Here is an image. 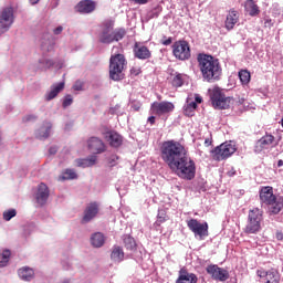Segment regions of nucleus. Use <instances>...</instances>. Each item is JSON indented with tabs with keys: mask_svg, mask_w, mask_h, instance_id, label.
I'll list each match as a JSON object with an SVG mask.
<instances>
[{
	"mask_svg": "<svg viewBox=\"0 0 283 283\" xmlns=\"http://www.w3.org/2000/svg\"><path fill=\"white\" fill-rule=\"evenodd\" d=\"M273 195V187L265 186L262 187L260 190V200L263 202V205H273V201L276 199Z\"/></svg>",
	"mask_w": 283,
	"mask_h": 283,
	"instance_id": "obj_17",
	"label": "nucleus"
},
{
	"mask_svg": "<svg viewBox=\"0 0 283 283\" xmlns=\"http://www.w3.org/2000/svg\"><path fill=\"white\" fill-rule=\"evenodd\" d=\"M61 32H63V27H61V25L53 30V34H55V35L61 34Z\"/></svg>",
	"mask_w": 283,
	"mask_h": 283,
	"instance_id": "obj_50",
	"label": "nucleus"
},
{
	"mask_svg": "<svg viewBox=\"0 0 283 283\" xmlns=\"http://www.w3.org/2000/svg\"><path fill=\"white\" fill-rule=\"evenodd\" d=\"M113 160H118V157L114 156V157H113Z\"/></svg>",
	"mask_w": 283,
	"mask_h": 283,
	"instance_id": "obj_59",
	"label": "nucleus"
},
{
	"mask_svg": "<svg viewBox=\"0 0 283 283\" xmlns=\"http://www.w3.org/2000/svg\"><path fill=\"white\" fill-rule=\"evenodd\" d=\"M40 63H43L45 65V67L50 69L52 66H54V61L46 59V60H40Z\"/></svg>",
	"mask_w": 283,
	"mask_h": 283,
	"instance_id": "obj_42",
	"label": "nucleus"
},
{
	"mask_svg": "<svg viewBox=\"0 0 283 283\" xmlns=\"http://www.w3.org/2000/svg\"><path fill=\"white\" fill-rule=\"evenodd\" d=\"M73 103L74 98L72 97V95H66L63 99L62 107H70V105H72Z\"/></svg>",
	"mask_w": 283,
	"mask_h": 283,
	"instance_id": "obj_40",
	"label": "nucleus"
},
{
	"mask_svg": "<svg viewBox=\"0 0 283 283\" xmlns=\"http://www.w3.org/2000/svg\"><path fill=\"white\" fill-rule=\"evenodd\" d=\"M124 245L128 251H136V240L129 235L124 237Z\"/></svg>",
	"mask_w": 283,
	"mask_h": 283,
	"instance_id": "obj_34",
	"label": "nucleus"
},
{
	"mask_svg": "<svg viewBox=\"0 0 283 283\" xmlns=\"http://www.w3.org/2000/svg\"><path fill=\"white\" fill-rule=\"evenodd\" d=\"M186 155L187 148L177 140H167L161 145V158L169 168L175 166Z\"/></svg>",
	"mask_w": 283,
	"mask_h": 283,
	"instance_id": "obj_2",
	"label": "nucleus"
},
{
	"mask_svg": "<svg viewBox=\"0 0 283 283\" xmlns=\"http://www.w3.org/2000/svg\"><path fill=\"white\" fill-rule=\"evenodd\" d=\"M276 238H277L279 240H283L282 233H277V234H276Z\"/></svg>",
	"mask_w": 283,
	"mask_h": 283,
	"instance_id": "obj_56",
	"label": "nucleus"
},
{
	"mask_svg": "<svg viewBox=\"0 0 283 283\" xmlns=\"http://www.w3.org/2000/svg\"><path fill=\"white\" fill-rule=\"evenodd\" d=\"M41 0H30V3L32 4V6H36V3H39Z\"/></svg>",
	"mask_w": 283,
	"mask_h": 283,
	"instance_id": "obj_54",
	"label": "nucleus"
},
{
	"mask_svg": "<svg viewBox=\"0 0 283 283\" xmlns=\"http://www.w3.org/2000/svg\"><path fill=\"white\" fill-rule=\"evenodd\" d=\"M244 8L250 17H258V14H260V7H258L253 0L245 1Z\"/></svg>",
	"mask_w": 283,
	"mask_h": 283,
	"instance_id": "obj_28",
	"label": "nucleus"
},
{
	"mask_svg": "<svg viewBox=\"0 0 283 283\" xmlns=\"http://www.w3.org/2000/svg\"><path fill=\"white\" fill-rule=\"evenodd\" d=\"M61 178H62V180H74V179L78 178V176L76 175V172L74 170L66 169Z\"/></svg>",
	"mask_w": 283,
	"mask_h": 283,
	"instance_id": "obj_36",
	"label": "nucleus"
},
{
	"mask_svg": "<svg viewBox=\"0 0 283 283\" xmlns=\"http://www.w3.org/2000/svg\"><path fill=\"white\" fill-rule=\"evenodd\" d=\"M48 198H50V188L44 182H41L35 192V200L40 207H43L48 202Z\"/></svg>",
	"mask_w": 283,
	"mask_h": 283,
	"instance_id": "obj_15",
	"label": "nucleus"
},
{
	"mask_svg": "<svg viewBox=\"0 0 283 283\" xmlns=\"http://www.w3.org/2000/svg\"><path fill=\"white\" fill-rule=\"evenodd\" d=\"M96 165V156H91L86 159H77V167H94Z\"/></svg>",
	"mask_w": 283,
	"mask_h": 283,
	"instance_id": "obj_31",
	"label": "nucleus"
},
{
	"mask_svg": "<svg viewBox=\"0 0 283 283\" xmlns=\"http://www.w3.org/2000/svg\"><path fill=\"white\" fill-rule=\"evenodd\" d=\"M12 23H14V9L4 8L0 13V30H10Z\"/></svg>",
	"mask_w": 283,
	"mask_h": 283,
	"instance_id": "obj_12",
	"label": "nucleus"
},
{
	"mask_svg": "<svg viewBox=\"0 0 283 283\" xmlns=\"http://www.w3.org/2000/svg\"><path fill=\"white\" fill-rule=\"evenodd\" d=\"M171 83L174 87H182V85H185V80H182V74L175 75Z\"/></svg>",
	"mask_w": 283,
	"mask_h": 283,
	"instance_id": "obj_38",
	"label": "nucleus"
},
{
	"mask_svg": "<svg viewBox=\"0 0 283 283\" xmlns=\"http://www.w3.org/2000/svg\"><path fill=\"white\" fill-rule=\"evenodd\" d=\"M240 21V13L235 11V9H231L228 12L227 19H226V28L228 30H233L235 28V23Z\"/></svg>",
	"mask_w": 283,
	"mask_h": 283,
	"instance_id": "obj_22",
	"label": "nucleus"
},
{
	"mask_svg": "<svg viewBox=\"0 0 283 283\" xmlns=\"http://www.w3.org/2000/svg\"><path fill=\"white\" fill-rule=\"evenodd\" d=\"M256 275L263 280V283H280L281 280L280 272L275 269L269 271L258 270Z\"/></svg>",
	"mask_w": 283,
	"mask_h": 283,
	"instance_id": "obj_13",
	"label": "nucleus"
},
{
	"mask_svg": "<svg viewBox=\"0 0 283 283\" xmlns=\"http://www.w3.org/2000/svg\"><path fill=\"white\" fill-rule=\"evenodd\" d=\"M50 132H52V123L45 122L43 126L36 130V138L42 140V138H50Z\"/></svg>",
	"mask_w": 283,
	"mask_h": 283,
	"instance_id": "obj_25",
	"label": "nucleus"
},
{
	"mask_svg": "<svg viewBox=\"0 0 283 283\" xmlns=\"http://www.w3.org/2000/svg\"><path fill=\"white\" fill-rule=\"evenodd\" d=\"M91 244L95 249H101L105 244V235L102 232H95L91 237Z\"/></svg>",
	"mask_w": 283,
	"mask_h": 283,
	"instance_id": "obj_26",
	"label": "nucleus"
},
{
	"mask_svg": "<svg viewBox=\"0 0 283 283\" xmlns=\"http://www.w3.org/2000/svg\"><path fill=\"white\" fill-rule=\"evenodd\" d=\"M206 271L208 275H210L212 280H216L217 282H227V280L230 277L229 271L216 264L208 265Z\"/></svg>",
	"mask_w": 283,
	"mask_h": 283,
	"instance_id": "obj_11",
	"label": "nucleus"
},
{
	"mask_svg": "<svg viewBox=\"0 0 283 283\" xmlns=\"http://www.w3.org/2000/svg\"><path fill=\"white\" fill-rule=\"evenodd\" d=\"M161 45H171L174 43V38H167L164 35V39L160 41Z\"/></svg>",
	"mask_w": 283,
	"mask_h": 283,
	"instance_id": "obj_41",
	"label": "nucleus"
},
{
	"mask_svg": "<svg viewBox=\"0 0 283 283\" xmlns=\"http://www.w3.org/2000/svg\"><path fill=\"white\" fill-rule=\"evenodd\" d=\"M198 108V104L196 102H188V104L184 108L185 116H193L196 109Z\"/></svg>",
	"mask_w": 283,
	"mask_h": 283,
	"instance_id": "obj_33",
	"label": "nucleus"
},
{
	"mask_svg": "<svg viewBox=\"0 0 283 283\" xmlns=\"http://www.w3.org/2000/svg\"><path fill=\"white\" fill-rule=\"evenodd\" d=\"M149 0H143V3H147Z\"/></svg>",
	"mask_w": 283,
	"mask_h": 283,
	"instance_id": "obj_60",
	"label": "nucleus"
},
{
	"mask_svg": "<svg viewBox=\"0 0 283 283\" xmlns=\"http://www.w3.org/2000/svg\"><path fill=\"white\" fill-rule=\"evenodd\" d=\"M133 52L136 59H143V43L136 42Z\"/></svg>",
	"mask_w": 283,
	"mask_h": 283,
	"instance_id": "obj_37",
	"label": "nucleus"
},
{
	"mask_svg": "<svg viewBox=\"0 0 283 283\" xmlns=\"http://www.w3.org/2000/svg\"><path fill=\"white\" fill-rule=\"evenodd\" d=\"M63 90H65L64 82H60L59 84L51 86V91L45 96V99L53 101V98H56L59 96V94H61V92H63Z\"/></svg>",
	"mask_w": 283,
	"mask_h": 283,
	"instance_id": "obj_24",
	"label": "nucleus"
},
{
	"mask_svg": "<svg viewBox=\"0 0 283 283\" xmlns=\"http://www.w3.org/2000/svg\"><path fill=\"white\" fill-rule=\"evenodd\" d=\"M239 78L242 85H249V83H251V72L248 70L239 71Z\"/></svg>",
	"mask_w": 283,
	"mask_h": 283,
	"instance_id": "obj_32",
	"label": "nucleus"
},
{
	"mask_svg": "<svg viewBox=\"0 0 283 283\" xmlns=\"http://www.w3.org/2000/svg\"><path fill=\"white\" fill-rule=\"evenodd\" d=\"M148 123H150V125H154V123H156V117L155 116H150L148 118Z\"/></svg>",
	"mask_w": 283,
	"mask_h": 283,
	"instance_id": "obj_52",
	"label": "nucleus"
},
{
	"mask_svg": "<svg viewBox=\"0 0 283 283\" xmlns=\"http://www.w3.org/2000/svg\"><path fill=\"white\" fill-rule=\"evenodd\" d=\"M150 57H151V51L146 46H143V59H150Z\"/></svg>",
	"mask_w": 283,
	"mask_h": 283,
	"instance_id": "obj_43",
	"label": "nucleus"
},
{
	"mask_svg": "<svg viewBox=\"0 0 283 283\" xmlns=\"http://www.w3.org/2000/svg\"><path fill=\"white\" fill-rule=\"evenodd\" d=\"M270 208V213H273L274 216H277V213H280V211H282L283 209V201L282 199H277V197L275 198V200L273 201V203L268 205Z\"/></svg>",
	"mask_w": 283,
	"mask_h": 283,
	"instance_id": "obj_30",
	"label": "nucleus"
},
{
	"mask_svg": "<svg viewBox=\"0 0 283 283\" xmlns=\"http://www.w3.org/2000/svg\"><path fill=\"white\" fill-rule=\"evenodd\" d=\"M272 25H274L273 20H272V19H269V18L265 19V21H264V28L271 29Z\"/></svg>",
	"mask_w": 283,
	"mask_h": 283,
	"instance_id": "obj_46",
	"label": "nucleus"
},
{
	"mask_svg": "<svg viewBox=\"0 0 283 283\" xmlns=\"http://www.w3.org/2000/svg\"><path fill=\"white\" fill-rule=\"evenodd\" d=\"M176 106L171 102H160L154 104V109L156 114L163 115V114H169L172 109H175Z\"/></svg>",
	"mask_w": 283,
	"mask_h": 283,
	"instance_id": "obj_23",
	"label": "nucleus"
},
{
	"mask_svg": "<svg viewBox=\"0 0 283 283\" xmlns=\"http://www.w3.org/2000/svg\"><path fill=\"white\" fill-rule=\"evenodd\" d=\"M111 260H113V262H123V260H125V252L123 251V248L115 245L111 253Z\"/></svg>",
	"mask_w": 283,
	"mask_h": 283,
	"instance_id": "obj_27",
	"label": "nucleus"
},
{
	"mask_svg": "<svg viewBox=\"0 0 283 283\" xmlns=\"http://www.w3.org/2000/svg\"><path fill=\"white\" fill-rule=\"evenodd\" d=\"M125 34H127L125 29L114 30V20H105L102 23V31L98 34V41L99 43L109 45V43H114V41L118 42L123 40Z\"/></svg>",
	"mask_w": 283,
	"mask_h": 283,
	"instance_id": "obj_3",
	"label": "nucleus"
},
{
	"mask_svg": "<svg viewBox=\"0 0 283 283\" xmlns=\"http://www.w3.org/2000/svg\"><path fill=\"white\" fill-rule=\"evenodd\" d=\"M277 167H283V160H282V159H280V160L277 161Z\"/></svg>",
	"mask_w": 283,
	"mask_h": 283,
	"instance_id": "obj_55",
	"label": "nucleus"
},
{
	"mask_svg": "<svg viewBox=\"0 0 283 283\" xmlns=\"http://www.w3.org/2000/svg\"><path fill=\"white\" fill-rule=\"evenodd\" d=\"M275 143V136L271 134H265L263 137H261L255 145V151H262L264 149H269L271 145H274Z\"/></svg>",
	"mask_w": 283,
	"mask_h": 283,
	"instance_id": "obj_18",
	"label": "nucleus"
},
{
	"mask_svg": "<svg viewBox=\"0 0 283 283\" xmlns=\"http://www.w3.org/2000/svg\"><path fill=\"white\" fill-rule=\"evenodd\" d=\"M130 74H132L133 76H138V74H140V69L133 67V69L130 70Z\"/></svg>",
	"mask_w": 283,
	"mask_h": 283,
	"instance_id": "obj_49",
	"label": "nucleus"
},
{
	"mask_svg": "<svg viewBox=\"0 0 283 283\" xmlns=\"http://www.w3.org/2000/svg\"><path fill=\"white\" fill-rule=\"evenodd\" d=\"M172 54L178 61H189L191 59V48L185 40L176 41L172 44Z\"/></svg>",
	"mask_w": 283,
	"mask_h": 283,
	"instance_id": "obj_8",
	"label": "nucleus"
},
{
	"mask_svg": "<svg viewBox=\"0 0 283 283\" xmlns=\"http://www.w3.org/2000/svg\"><path fill=\"white\" fill-rule=\"evenodd\" d=\"M105 138L111 147H120L123 145V136L115 130L107 132Z\"/></svg>",
	"mask_w": 283,
	"mask_h": 283,
	"instance_id": "obj_21",
	"label": "nucleus"
},
{
	"mask_svg": "<svg viewBox=\"0 0 283 283\" xmlns=\"http://www.w3.org/2000/svg\"><path fill=\"white\" fill-rule=\"evenodd\" d=\"M125 55L115 54L109 59V78L112 81H123L125 76L123 75V70H125Z\"/></svg>",
	"mask_w": 283,
	"mask_h": 283,
	"instance_id": "obj_5",
	"label": "nucleus"
},
{
	"mask_svg": "<svg viewBox=\"0 0 283 283\" xmlns=\"http://www.w3.org/2000/svg\"><path fill=\"white\" fill-rule=\"evenodd\" d=\"M176 283H198V276L193 273H189L187 268H181Z\"/></svg>",
	"mask_w": 283,
	"mask_h": 283,
	"instance_id": "obj_19",
	"label": "nucleus"
},
{
	"mask_svg": "<svg viewBox=\"0 0 283 283\" xmlns=\"http://www.w3.org/2000/svg\"><path fill=\"white\" fill-rule=\"evenodd\" d=\"M154 17H158V14L153 13V14L148 15V19H154Z\"/></svg>",
	"mask_w": 283,
	"mask_h": 283,
	"instance_id": "obj_57",
	"label": "nucleus"
},
{
	"mask_svg": "<svg viewBox=\"0 0 283 283\" xmlns=\"http://www.w3.org/2000/svg\"><path fill=\"white\" fill-rule=\"evenodd\" d=\"M234 151H238L235 144H233V142H226L212 149L211 156L214 160L220 163L221 160H227V158H231Z\"/></svg>",
	"mask_w": 283,
	"mask_h": 283,
	"instance_id": "obj_6",
	"label": "nucleus"
},
{
	"mask_svg": "<svg viewBox=\"0 0 283 283\" xmlns=\"http://www.w3.org/2000/svg\"><path fill=\"white\" fill-rule=\"evenodd\" d=\"M76 9L82 14H90L96 10V2L94 0H82L77 3Z\"/></svg>",
	"mask_w": 283,
	"mask_h": 283,
	"instance_id": "obj_20",
	"label": "nucleus"
},
{
	"mask_svg": "<svg viewBox=\"0 0 283 283\" xmlns=\"http://www.w3.org/2000/svg\"><path fill=\"white\" fill-rule=\"evenodd\" d=\"M73 90L75 92H81L83 90V82L76 81L75 84L73 85Z\"/></svg>",
	"mask_w": 283,
	"mask_h": 283,
	"instance_id": "obj_44",
	"label": "nucleus"
},
{
	"mask_svg": "<svg viewBox=\"0 0 283 283\" xmlns=\"http://www.w3.org/2000/svg\"><path fill=\"white\" fill-rule=\"evenodd\" d=\"M101 210L98 202L94 201L86 206L84 210V216L82 218V222L87 224V222H92L96 216H98V211Z\"/></svg>",
	"mask_w": 283,
	"mask_h": 283,
	"instance_id": "obj_14",
	"label": "nucleus"
},
{
	"mask_svg": "<svg viewBox=\"0 0 283 283\" xmlns=\"http://www.w3.org/2000/svg\"><path fill=\"white\" fill-rule=\"evenodd\" d=\"M170 169L184 180H193L196 178V163L187 155L170 166Z\"/></svg>",
	"mask_w": 283,
	"mask_h": 283,
	"instance_id": "obj_4",
	"label": "nucleus"
},
{
	"mask_svg": "<svg viewBox=\"0 0 283 283\" xmlns=\"http://www.w3.org/2000/svg\"><path fill=\"white\" fill-rule=\"evenodd\" d=\"M166 221H167V218L160 216V213H159V214H158V222H166Z\"/></svg>",
	"mask_w": 283,
	"mask_h": 283,
	"instance_id": "obj_51",
	"label": "nucleus"
},
{
	"mask_svg": "<svg viewBox=\"0 0 283 283\" xmlns=\"http://www.w3.org/2000/svg\"><path fill=\"white\" fill-rule=\"evenodd\" d=\"M10 250H3V252L0 254V266H8V262H10Z\"/></svg>",
	"mask_w": 283,
	"mask_h": 283,
	"instance_id": "obj_35",
	"label": "nucleus"
},
{
	"mask_svg": "<svg viewBox=\"0 0 283 283\" xmlns=\"http://www.w3.org/2000/svg\"><path fill=\"white\" fill-rule=\"evenodd\" d=\"M195 103H196V105H198V103H202V97L196 96Z\"/></svg>",
	"mask_w": 283,
	"mask_h": 283,
	"instance_id": "obj_53",
	"label": "nucleus"
},
{
	"mask_svg": "<svg viewBox=\"0 0 283 283\" xmlns=\"http://www.w3.org/2000/svg\"><path fill=\"white\" fill-rule=\"evenodd\" d=\"M32 120H36V116L35 115H27L22 118L23 123H30Z\"/></svg>",
	"mask_w": 283,
	"mask_h": 283,
	"instance_id": "obj_45",
	"label": "nucleus"
},
{
	"mask_svg": "<svg viewBox=\"0 0 283 283\" xmlns=\"http://www.w3.org/2000/svg\"><path fill=\"white\" fill-rule=\"evenodd\" d=\"M135 3H139L142 4L143 3V0H133Z\"/></svg>",
	"mask_w": 283,
	"mask_h": 283,
	"instance_id": "obj_58",
	"label": "nucleus"
},
{
	"mask_svg": "<svg viewBox=\"0 0 283 283\" xmlns=\"http://www.w3.org/2000/svg\"><path fill=\"white\" fill-rule=\"evenodd\" d=\"M210 98L214 109H227L229 107V99L222 93L220 87H214L210 93Z\"/></svg>",
	"mask_w": 283,
	"mask_h": 283,
	"instance_id": "obj_10",
	"label": "nucleus"
},
{
	"mask_svg": "<svg viewBox=\"0 0 283 283\" xmlns=\"http://www.w3.org/2000/svg\"><path fill=\"white\" fill-rule=\"evenodd\" d=\"M56 151H59V148L56 146H52L49 148V154L51 156H54V154H56Z\"/></svg>",
	"mask_w": 283,
	"mask_h": 283,
	"instance_id": "obj_48",
	"label": "nucleus"
},
{
	"mask_svg": "<svg viewBox=\"0 0 283 283\" xmlns=\"http://www.w3.org/2000/svg\"><path fill=\"white\" fill-rule=\"evenodd\" d=\"M187 227L195 235H199L200 240L209 235V223L207 222L200 223L198 219H189L187 220Z\"/></svg>",
	"mask_w": 283,
	"mask_h": 283,
	"instance_id": "obj_9",
	"label": "nucleus"
},
{
	"mask_svg": "<svg viewBox=\"0 0 283 283\" xmlns=\"http://www.w3.org/2000/svg\"><path fill=\"white\" fill-rule=\"evenodd\" d=\"M197 62L203 81H207V83H216V81H220V76H222V65H220V60L207 53H199L197 55Z\"/></svg>",
	"mask_w": 283,
	"mask_h": 283,
	"instance_id": "obj_1",
	"label": "nucleus"
},
{
	"mask_svg": "<svg viewBox=\"0 0 283 283\" xmlns=\"http://www.w3.org/2000/svg\"><path fill=\"white\" fill-rule=\"evenodd\" d=\"M15 216H17V210L10 209L3 212V220H6L7 222H10V219L14 218Z\"/></svg>",
	"mask_w": 283,
	"mask_h": 283,
	"instance_id": "obj_39",
	"label": "nucleus"
},
{
	"mask_svg": "<svg viewBox=\"0 0 283 283\" xmlns=\"http://www.w3.org/2000/svg\"><path fill=\"white\" fill-rule=\"evenodd\" d=\"M87 149H90L92 154H103V151H105V143L98 137H91L87 140Z\"/></svg>",
	"mask_w": 283,
	"mask_h": 283,
	"instance_id": "obj_16",
	"label": "nucleus"
},
{
	"mask_svg": "<svg viewBox=\"0 0 283 283\" xmlns=\"http://www.w3.org/2000/svg\"><path fill=\"white\" fill-rule=\"evenodd\" d=\"M262 212L259 208H254L249 212L248 224L244 228V233L255 234L262 229Z\"/></svg>",
	"mask_w": 283,
	"mask_h": 283,
	"instance_id": "obj_7",
	"label": "nucleus"
},
{
	"mask_svg": "<svg viewBox=\"0 0 283 283\" xmlns=\"http://www.w3.org/2000/svg\"><path fill=\"white\" fill-rule=\"evenodd\" d=\"M18 275L21 280H24V282H30L34 277V270L28 266L21 268L18 271Z\"/></svg>",
	"mask_w": 283,
	"mask_h": 283,
	"instance_id": "obj_29",
	"label": "nucleus"
},
{
	"mask_svg": "<svg viewBox=\"0 0 283 283\" xmlns=\"http://www.w3.org/2000/svg\"><path fill=\"white\" fill-rule=\"evenodd\" d=\"M213 145V138H206L205 139V146L206 147H211Z\"/></svg>",
	"mask_w": 283,
	"mask_h": 283,
	"instance_id": "obj_47",
	"label": "nucleus"
}]
</instances>
